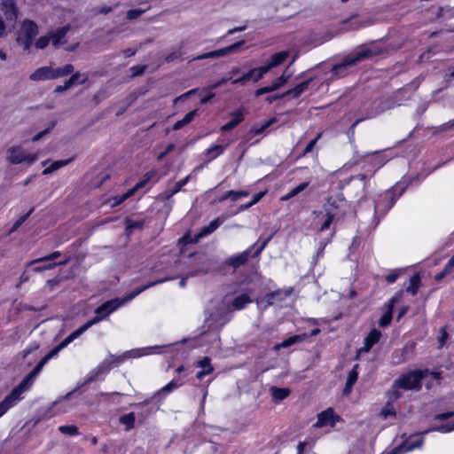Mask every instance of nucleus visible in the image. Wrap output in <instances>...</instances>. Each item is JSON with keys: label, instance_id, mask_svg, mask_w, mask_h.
I'll list each match as a JSON object with an SVG mask.
<instances>
[{"label": "nucleus", "instance_id": "nucleus-53", "mask_svg": "<svg viewBox=\"0 0 454 454\" xmlns=\"http://www.w3.org/2000/svg\"><path fill=\"white\" fill-rule=\"evenodd\" d=\"M60 255H61V253L59 251H55V252H53V253H51V254H50L48 255H45L43 257L33 260L30 262V264H35V263H38V262L52 261V260H55L57 258H59Z\"/></svg>", "mask_w": 454, "mask_h": 454}, {"label": "nucleus", "instance_id": "nucleus-28", "mask_svg": "<svg viewBox=\"0 0 454 454\" xmlns=\"http://www.w3.org/2000/svg\"><path fill=\"white\" fill-rule=\"evenodd\" d=\"M2 11L6 16V20H15L17 18V10L14 0H2Z\"/></svg>", "mask_w": 454, "mask_h": 454}, {"label": "nucleus", "instance_id": "nucleus-39", "mask_svg": "<svg viewBox=\"0 0 454 454\" xmlns=\"http://www.w3.org/2000/svg\"><path fill=\"white\" fill-rule=\"evenodd\" d=\"M196 114H197V110H193V111L189 112L188 114H186L184 116V118L182 120L177 121L174 124L173 129L174 130H178V129H182L183 127H184L185 125L189 124L194 119Z\"/></svg>", "mask_w": 454, "mask_h": 454}, {"label": "nucleus", "instance_id": "nucleus-64", "mask_svg": "<svg viewBox=\"0 0 454 454\" xmlns=\"http://www.w3.org/2000/svg\"><path fill=\"white\" fill-rule=\"evenodd\" d=\"M289 79V75L282 74L280 77L276 79L272 84L276 86V90H278L280 87H282L284 84L287 82Z\"/></svg>", "mask_w": 454, "mask_h": 454}, {"label": "nucleus", "instance_id": "nucleus-43", "mask_svg": "<svg viewBox=\"0 0 454 454\" xmlns=\"http://www.w3.org/2000/svg\"><path fill=\"white\" fill-rule=\"evenodd\" d=\"M134 193H135V189H130L129 191H128L127 192H125L124 194H122L121 196H115L114 198H111L109 200L111 206L115 207V206L120 205L124 200H126L128 198L132 196Z\"/></svg>", "mask_w": 454, "mask_h": 454}, {"label": "nucleus", "instance_id": "nucleus-52", "mask_svg": "<svg viewBox=\"0 0 454 454\" xmlns=\"http://www.w3.org/2000/svg\"><path fill=\"white\" fill-rule=\"evenodd\" d=\"M276 121L275 118H272L269 121H264L263 124H262L260 127L254 126L252 128V131L254 135H260L262 134L266 129H268L271 124H273Z\"/></svg>", "mask_w": 454, "mask_h": 454}, {"label": "nucleus", "instance_id": "nucleus-38", "mask_svg": "<svg viewBox=\"0 0 454 454\" xmlns=\"http://www.w3.org/2000/svg\"><path fill=\"white\" fill-rule=\"evenodd\" d=\"M346 204V200L343 198L340 197H330L327 200V205L325 206V211L327 209L334 212V209H338L342 207Z\"/></svg>", "mask_w": 454, "mask_h": 454}, {"label": "nucleus", "instance_id": "nucleus-23", "mask_svg": "<svg viewBox=\"0 0 454 454\" xmlns=\"http://www.w3.org/2000/svg\"><path fill=\"white\" fill-rule=\"evenodd\" d=\"M231 115L232 117L231 120L221 127L220 129L222 132H227L233 129L235 127H237L239 123H241L244 121L243 109H239L235 112H232Z\"/></svg>", "mask_w": 454, "mask_h": 454}, {"label": "nucleus", "instance_id": "nucleus-4", "mask_svg": "<svg viewBox=\"0 0 454 454\" xmlns=\"http://www.w3.org/2000/svg\"><path fill=\"white\" fill-rule=\"evenodd\" d=\"M397 198L393 191H385L378 195L373 202V227H376L380 219L394 206Z\"/></svg>", "mask_w": 454, "mask_h": 454}, {"label": "nucleus", "instance_id": "nucleus-60", "mask_svg": "<svg viewBox=\"0 0 454 454\" xmlns=\"http://www.w3.org/2000/svg\"><path fill=\"white\" fill-rule=\"evenodd\" d=\"M320 136H321V134H318L314 139L309 141V143L307 145V146L305 147L303 152L301 153L300 157L305 156L306 154L309 153L313 150L317 140L320 138Z\"/></svg>", "mask_w": 454, "mask_h": 454}, {"label": "nucleus", "instance_id": "nucleus-7", "mask_svg": "<svg viewBox=\"0 0 454 454\" xmlns=\"http://www.w3.org/2000/svg\"><path fill=\"white\" fill-rule=\"evenodd\" d=\"M6 159L11 164L14 165L23 162L32 165L37 160L38 155L36 153H27L20 145H15L7 149Z\"/></svg>", "mask_w": 454, "mask_h": 454}, {"label": "nucleus", "instance_id": "nucleus-8", "mask_svg": "<svg viewBox=\"0 0 454 454\" xmlns=\"http://www.w3.org/2000/svg\"><path fill=\"white\" fill-rule=\"evenodd\" d=\"M97 319H91L80 326L78 329L71 333L67 338H65L59 344L54 347L45 356L46 359L50 360L55 357L60 350L65 348L69 343L74 340L76 338L81 336L86 330H88L90 326L93 325V323L98 321Z\"/></svg>", "mask_w": 454, "mask_h": 454}, {"label": "nucleus", "instance_id": "nucleus-11", "mask_svg": "<svg viewBox=\"0 0 454 454\" xmlns=\"http://www.w3.org/2000/svg\"><path fill=\"white\" fill-rule=\"evenodd\" d=\"M386 110L381 102L364 103L358 110V115L365 120L375 118Z\"/></svg>", "mask_w": 454, "mask_h": 454}, {"label": "nucleus", "instance_id": "nucleus-35", "mask_svg": "<svg viewBox=\"0 0 454 454\" xmlns=\"http://www.w3.org/2000/svg\"><path fill=\"white\" fill-rule=\"evenodd\" d=\"M252 302L251 298L247 294H242L237 297H235L231 302V306L234 309H242L246 307L247 304Z\"/></svg>", "mask_w": 454, "mask_h": 454}, {"label": "nucleus", "instance_id": "nucleus-32", "mask_svg": "<svg viewBox=\"0 0 454 454\" xmlns=\"http://www.w3.org/2000/svg\"><path fill=\"white\" fill-rule=\"evenodd\" d=\"M210 362L211 360L207 356H205L198 362V366L202 368V370L198 372L196 375L199 380H201L205 375H208L214 371Z\"/></svg>", "mask_w": 454, "mask_h": 454}, {"label": "nucleus", "instance_id": "nucleus-9", "mask_svg": "<svg viewBox=\"0 0 454 454\" xmlns=\"http://www.w3.org/2000/svg\"><path fill=\"white\" fill-rule=\"evenodd\" d=\"M270 71L269 67L263 65L259 67H254L247 73H243L237 79L232 81V84L236 86H245L249 81L257 82L265 74Z\"/></svg>", "mask_w": 454, "mask_h": 454}, {"label": "nucleus", "instance_id": "nucleus-21", "mask_svg": "<svg viewBox=\"0 0 454 454\" xmlns=\"http://www.w3.org/2000/svg\"><path fill=\"white\" fill-rule=\"evenodd\" d=\"M32 81L54 80L52 67H42L35 70L30 75Z\"/></svg>", "mask_w": 454, "mask_h": 454}, {"label": "nucleus", "instance_id": "nucleus-34", "mask_svg": "<svg viewBox=\"0 0 454 454\" xmlns=\"http://www.w3.org/2000/svg\"><path fill=\"white\" fill-rule=\"evenodd\" d=\"M307 336L305 334H298V335H293L287 339H285L281 343L278 344L275 348H286L288 347H291L303 340H305Z\"/></svg>", "mask_w": 454, "mask_h": 454}, {"label": "nucleus", "instance_id": "nucleus-51", "mask_svg": "<svg viewBox=\"0 0 454 454\" xmlns=\"http://www.w3.org/2000/svg\"><path fill=\"white\" fill-rule=\"evenodd\" d=\"M59 432L64 434L76 435L79 434L78 427L74 425L61 426L59 427Z\"/></svg>", "mask_w": 454, "mask_h": 454}, {"label": "nucleus", "instance_id": "nucleus-13", "mask_svg": "<svg viewBox=\"0 0 454 454\" xmlns=\"http://www.w3.org/2000/svg\"><path fill=\"white\" fill-rule=\"evenodd\" d=\"M424 434H418L411 435L409 439H407L401 446L395 448L393 452L395 454H402L403 452H408L413 450L415 449H419L423 445Z\"/></svg>", "mask_w": 454, "mask_h": 454}, {"label": "nucleus", "instance_id": "nucleus-47", "mask_svg": "<svg viewBox=\"0 0 454 454\" xmlns=\"http://www.w3.org/2000/svg\"><path fill=\"white\" fill-rule=\"evenodd\" d=\"M120 422L125 426L126 430H130L135 425V415L134 413H129L120 418Z\"/></svg>", "mask_w": 454, "mask_h": 454}, {"label": "nucleus", "instance_id": "nucleus-36", "mask_svg": "<svg viewBox=\"0 0 454 454\" xmlns=\"http://www.w3.org/2000/svg\"><path fill=\"white\" fill-rule=\"evenodd\" d=\"M270 392H271L273 399L277 402L286 399L291 393L290 389L287 387H272L270 388Z\"/></svg>", "mask_w": 454, "mask_h": 454}, {"label": "nucleus", "instance_id": "nucleus-29", "mask_svg": "<svg viewBox=\"0 0 454 454\" xmlns=\"http://www.w3.org/2000/svg\"><path fill=\"white\" fill-rule=\"evenodd\" d=\"M131 354H134V356H140L143 355L141 350H131V351H126L122 355L118 356H112L113 359L108 360V363L111 365V369L119 366L125 360L129 358L131 356Z\"/></svg>", "mask_w": 454, "mask_h": 454}, {"label": "nucleus", "instance_id": "nucleus-37", "mask_svg": "<svg viewBox=\"0 0 454 454\" xmlns=\"http://www.w3.org/2000/svg\"><path fill=\"white\" fill-rule=\"evenodd\" d=\"M71 77L67 80V85L73 87L75 84H84L88 81V74L75 72L71 74Z\"/></svg>", "mask_w": 454, "mask_h": 454}, {"label": "nucleus", "instance_id": "nucleus-24", "mask_svg": "<svg viewBox=\"0 0 454 454\" xmlns=\"http://www.w3.org/2000/svg\"><path fill=\"white\" fill-rule=\"evenodd\" d=\"M358 368L359 364H355L352 370L348 372L347 381L345 384V387L343 389V395H348L353 388L354 384L356 382L358 379Z\"/></svg>", "mask_w": 454, "mask_h": 454}, {"label": "nucleus", "instance_id": "nucleus-27", "mask_svg": "<svg viewBox=\"0 0 454 454\" xmlns=\"http://www.w3.org/2000/svg\"><path fill=\"white\" fill-rule=\"evenodd\" d=\"M333 411L329 408L317 415V420L315 424L317 427H322L326 425H333Z\"/></svg>", "mask_w": 454, "mask_h": 454}, {"label": "nucleus", "instance_id": "nucleus-3", "mask_svg": "<svg viewBox=\"0 0 454 454\" xmlns=\"http://www.w3.org/2000/svg\"><path fill=\"white\" fill-rule=\"evenodd\" d=\"M372 55V51L366 48L346 56L340 63L333 67L332 73L333 78L336 79L346 76L349 67L355 66L357 62Z\"/></svg>", "mask_w": 454, "mask_h": 454}, {"label": "nucleus", "instance_id": "nucleus-14", "mask_svg": "<svg viewBox=\"0 0 454 454\" xmlns=\"http://www.w3.org/2000/svg\"><path fill=\"white\" fill-rule=\"evenodd\" d=\"M402 294L399 293L394 297H392L387 303L386 304V311L383 314V316L379 320V325L380 327H387L391 323L392 317H393V309L395 306V303L399 301L401 298Z\"/></svg>", "mask_w": 454, "mask_h": 454}, {"label": "nucleus", "instance_id": "nucleus-17", "mask_svg": "<svg viewBox=\"0 0 454 454\" xmlns=\"http://www.w3.org/2000/svg\"><path fill=\"white\" fill-rule=\"evenodd\" d=\"M69 29L70 26L67 25L62 27H59L56 30L50 31L48 35L51 37L52 46H54L55 48H59L60 45L67 43L66 35L68 33Z\"/></svg>", "mask_w": 454, "mask_h": 454}, {"label": "nucleus", "instance_id": "nucleus-56", "mask_svg": "<svg viewBox=\"0 0 454 454\" xmlns=\"http://www.w3.org/2000/svg\"><path fill=\"white\" fill-rule=\"evenodd\" d=\"M182 385H183V382L180 380H173L168 384L164 386L160 389V392L169 393V392L173 391L174 389H176L177 387H179Z\"/></svg>", "mask_w": 454, "mask_h": 454}, {"label": "nucleus", "instance_id": "nucleus-16", "mask_svg": "<svg viewBox=\"0 0 454 454\" xmlns=\"http://www.w3.org/2000/svg\"><path fill=\"white\" fill-rule=\"evenodd\" d=\"M221 224V222L219 219L213 220L208 225L204 226L199 233H197L192 239L188 240V237L184 236L182 238V240L185 241L186 243H197L200 239H202L205 236L209 235L210 233L214 232Z\"/></svg>", "mask_w": 454, "mask_h": 454}, {"label": "nucleus", "instance_id": "nucleus-22", "mask_svg": "<svg viewBox=\"0 0 454 454\" xmlns=\"http://www.w3.org/2000/svg\"><path fill=\"white\" fill-rule=\"evenodd\" d=\"M381 333L377 329H372L364 339V347L358 350V353L368 352L373 345L379 342Z\"/></svg>", "mask_w": 454, "mask_h": 454}, {"label": "nucleus", "instance_id": "nucleus-25", "mask_svg": "<svg viewBox=\"0 0 454 454\" xmlns=\"http://www.w3.org/2000/svg\"><path fill=\"white\" fill-rule=\"evenodd\" d=\"M230 317L227 316L221 317L219 313L217 314H210L205 320L207 324L208 328H221L223 327L228 321Z\"/></svg>", "mask_w": 454, "mask_h": 454}, {"label": "nucleus", "instance_id": "nucleus-40", "mask_svg": "<svg viewBox=\"0 0 454 454\" xmlns=\"http://www.w3.org/2000/svg\"><path fill=\"white\" fill-rule=\"evenodd\" d=\"M420 286V276L416 273L410 278V285L406 288V292L411 295H416Z\"/></svg>", "mask_w": 454, "mask_h": 454}, {"label": "nucleus", "instance_id": "nucleus-49", "mask_svg": "<svg viewBox=\"0 0 454 454\" xmlns=\"http://www.w3.org/2000/svg\"><path fill=\"white\" fill-rule=\"evenodd\" d=\"M224 152V147L222 145H213L207 149L206 154L210 156V160L216 158L218 155H221Z\"/></svg>", "mask_w": 454, "mask_h": 454}, {"label": "nucleus", "instance_id": "nucleus-46", "mask_svg": "<svg viewBox=\"0 0 454 454\" xmlns=\"http://www.w3.org/2000/svg\"><path fill=\"white\" fill-rule=\"evenodd\" d=\"M247 196H248L247 192L229 191L223 196V198L221 200H223L231 199L232 201H236V200H239L240 198L247 197Z\"/></svg>", "mask_w": 454, "mask_h": 454}, {"label": "nucleus", "instance_id": "nucleus-30", "mask_svg": "<svg viewBox=\"0 0 454 454\" xmlns=\"http://www.w3.org/2000/svg\"><path fill=\"white\" fill-rule=\"evenodd\" d=\"M289 56L288 51H282L279 52H277L273 54L270 60L265 64L267 67H269V69H272L273 67H276L279 65H281L283 62L286 61V59Z\"/></svg>", "mask_w": 454, "mask_h": 454}, {"label": "nucleus", "instance_id": "nucleus-62", "mask_svg": "<svg viewBox=\"0 0 454 454\" xmlns=\"http://www.w3.org/2000/svg\"><path fill=\"white\" fill-rule=\"evenodd\" d=\"M275 90H276V86H274L271 83V85H270V86H265V87H262V88H260V89L256 90L255 92H254V96L255 97H260V96H262L263 94L270 93V92L275 91Z\"/></svg>", "mask_w": 454, "mask_h": 454}, {"label": "nucleus", "instance_id": "nucleus-57", "mask_svg": "<svg viewBox=\"0 0 454 454\" xmlns=\"http://www.w3.org/2000/svg\"><path fill=\"white\" fill-rule=\"evenodd\" d=\"M32 212H33V208H31L26 215H24L21 217H20L13 223L12 227L11 228V230L9 231V233H12L15 231H17L21 226V224L28 218V216L31 215Z\"/></svg>", "mask_w": 454, "mask_h": 454}, {"label": "nucleus", "instance_id": "nucleus-33", "mask_svg": "<svg viewBox=\"0 0 454 454\" xmlns=\"http://www.w3.org/2000/svg\"><path fill=\"white\" fill-rule=\"evenodd\" d=\"M74 70V67L72 64H66L62 67H52V72L54 75V80L61 77L67 76L73 74Z\"/></svg>", "mask_w": 454, "mask_h": 454}, {"label": "nucleus", "instance_id": "nucleus-1", "mask_svg": "<svg viewBox=\"0 0 454 454\" xmlns=\"http://www.w3.org/2000/svg\"><path fill=\"white\" fill-rule=\"evenodd\" d=\"M48 361L49 360L46 359V356H43L35 367L19 383V385L14 387L2 402H0V418L23 399L22 394L30 389L34 384L35 379Z\"/></svg>", "mask_w": 454, "mask_h": 454}, {"label": "nucleus", "instance_id": "nucleus-61", "mask_svg": "<svg viewBox=\"0 0 454 454\" xmlns=\"http://www.w3.org/2000/svg\"><path fill=\"white\" fill-rule=\"evenodd\" d=\"M146 10L145 9H132L127 12V19L131 20L138 18L142 15Z\"/></svg>", "mask_w": 454, "mask_h": 454}, {"label": "nucleus", "instance_id": "nucleus-41", "mask_svg": "<svg viewBox=\"0 0 454 454\" xmlns=\"http://www.w3.org/2000/svg\"><path fill=\"white\" fill-rule=\"evenodd\" d=\"M71 161V159L67 160H56L52 162L48 168L43 170V175L46 176L49 175L58 169H59L62 167H65Z\"/></svg>", "mask_w": 454, "mask_h": 454}, {"label": "nucleus", "instance_id": "nucleus-12", "mask_svg": "<svg viewBox=\"0 0 454 454\" xmlns=\"http://www.w3.org/2000/svg\"><path fill=\"white\" fill-rule=\"evenodd\" d=\"M121 305H124V302L121 300V298H115V299L107 301L96 309L97 317H95L93 319L98 318V322L99 320L105 318L106 317L110 315L112 312L116 310ZM96 323H97V321H96ZM94 324H95V322L93 323V325Z\"/></svg>", "mask_w": 454, "mask_h": 454}, {"label": "nucleus", "instance_id": "nucleus-6", "mask_svg": "<svg viewBox=\"0 0 454 454\" xmlns=\"http://www.w3.org/2000/svg\"><path fill=\"white\" fill-rule=\"evenodd\" d=\"M38 34V26L35 22L26 20L23 21L17 35V43L27 51L32 45L34 38Z\"/></svg>", "mask_w": 454, "mask_h": 454}, {"label": "nucleus", "instance_id": "nucleus-15", "mask_svg": "<svg viewBox=\"0 0 454 454\" xmlns=\"http://www.w3.org/2000/svg\"><path fill=\"white\" fill-rule=\"evenodd\" d=\"M414 345H405L400 349H395L391 356V363L395 365L403 364L410 359V355L413 352Z\"/></svg>", "mask_w": 454, "mask_h": 454}, {"label": "nucleus", "instance_id": "nucleus-44", "mask_svg": "<svg viewBox=\"0 0 454 454\" xmlns=\"http://www.w3.org/2000/svg\"><path fill=\"white\" fill-rule=\"evenodd\" d=\"M337 214L335 212H333L329 209L326 210V213L325 215V221L322 223V225L319 228V231L323 232L326 230H328L333 223V218L335 217Z\"/></svg>", "mask_w": 454, "mask_h": 454}, {"label": "nucleus", "instance_id": "nucleus-10", "mask_svg": "<svg viewBox=\"0 0 454 454\" xmlns=\"http://www.w3.org/2000/svg\"><path fill=\"white\" fill-rule=\"evenodd\" d=\"M242 44H244V41L237 42L231 45L223 47L222 49L211 51L200 55H198L191 59V61L200 60L205 59H217L222 58L229 54L234 53Z\"/></svg>", "mask_w": 454, "mask_h": 454}, {"label": "nucleus", "instance_id": "nucleus-59", "mask_svg": "<svg viewBox=\"0 0 454 454\" xmlns=\"http://www.w3.org/2000/svg\"><path fill=\"white\" fill-rule=\"evenodd\" d=\"M56 125V122L55 121H51L49 125V127L47 129H45L44 130L35 134L33 137H32V141L33 142H37L39 141L41 138H43L45 135H47L48 133H50L55 127Z\"/></svg>", "mask_w": 454, "mask_h": 454}, {"label": "nucleus", "instance_id": "nucleus-31", "mask_svg": "<svg viewBox=\"0 0 454 454\" xmlns=\"http://www.w3.org/2000/svg\"><path fill=\"white\" fill-rule=\"evenodd\" d=\"M189 179L190 176H187L184 179L176 182L172 188H168L160 194L161 198L165 200L170 199L173 195L181 191L183 186H184L188 183Z\"/></svg>", "mask_w": 454, "mask_h": 454}, {"label": "nucleus", "instance_id": "nucleus-5", "mask_svg": "<svg viewBox=\"0 0 454 454\" xmlns=\"http://www.w3.org/2000/svg\"><path fill=\"white\" fill-rule=\"evenodd\" d=\"M271 236L265 239L260 246H257V244H254L250 246L247 249L243 251L242 253L233 254L231 257H229L226 261V264L228 266H231L234 269H237L244 264H246L249 259V257H257L261 254L262 250L266 247L267 244L270 240Z\"/></svg>", "mask_w": 454, "mask_h": 454}, {"label": "nucleus", "instance_id": "nucleus-54", "mask_svg": "<svg viewBox=\"0 0 454 454\" xmlns=\"http://www.w3.org/2000/svg\"><path fill=\"white\" fill-rule=\"evenodd\" d=\"M51 43V37L49 35L40 36L35 43L36 49L43 50L45 49L49 43Z\"/></svg>", "mask_w": 454, "mask_h": 454}, {"label": "nucleus", "instance_id": "nucleus-55", "mask_svg": "<svg viewBox=\"0 0 454 454\" xmlns=\"http://www.w3.org/2000/svg\"><path fill=\"white\" fill-rule=\"evenodd\" d=\"M182 385H183V382L180 380H173L168 384L164 386L160 389V392L169 393V392L173 391L174 389H176L177 387H179Z\"/></svg>", "mask_w": 454, "mask_h": 454}, {"label": "nucleus", "instance_id": "nucleus-45", "mask_svg": "<svg viewBox=\"0 0 454 454\" xmlns=\"http://www.w3.org/2000/svg\"><path fill=\"white\" fill-rule=\"evenodd\" d=\"M309 185V182H303L301 184H300L298 186L293 188L286 195H285L282 200H287L294 196H296L297 194H299L300 192H301L302 191H304Z\"/></svg>", "mask_w": 454, "mask_h": 454}, {"label": "nucleus", "instance_id": "nucleus-42", "mask_svg": "<svg viewBox=\"0 0 454 454\" xmlns=\"http://www.w3.org/2000/svg\"><path fill=\"white\" fill-rule=\"evenodd\" d=\"M144 221L138 220L134 221L131 219L126 220V232L128 235H130L135 230H141L144 226Z\"/></svg>", "mask_w": 454, "mask_h": 454}, {"label": "nucleus", "instance_id": "nucleus-18", "mask_svg": "<svg viewBox=\"0 0 454 454\" xmlns=\"http://www.w3.org/2000/svg\"><path fill=\"white\" fill-rule=\"evenodd\" d=\"M173 279V278H160V279H157L155 281H153V282H150L146 285H144L140 287H137L136 289H134L132 292L127 294L126 295H124L121 300L123 301L124 304L132 301L135 297H137L138 294H140L141 293H143L144 291L147 290L148 288L150 287H153L158 284H161V283H164L166 281H168V280H171Z\"/></svg>", "mask_w": 454, "mask_h": 454}, {"label": "nucleus", "instance_id": "nucleus-19", "mask_svg": "<svg viewBox=\"0 0 454 454\" xmlns=\"http://www.w3.org/2000/svg\"><path fill=\"white\" fill-rule=\"evenodd\" d=\"M110 371L111 365L108 363V360L102 361L94 370L90 372L84 381V384H89L98 380L100 376L106 375Z\"/></svg>", "mask_w": 454, "mask_h": 454}, {"label": "nucleus", "instance_id": "nucleus-58", "mask_svg": "<svg viewBox=\"0 0 454 454\" xmlns=\"http://www.w3.org/2000/svg\"><path fill=\"white\" fill-rule=\"evenodd\" d=\"M214 270H215L214 260L213 259H208V266L207 268L199 269L194 273L191 272L189 274V276L193 277V276H196V275H199V274H207L208 272H210V271H212Z\"/></svg>", "mask_w": 454, "mask_h": 454}, {"label": "nucleus", "instance_id": "nucleus-50", "mask_svg": "<svg viewBox=\"0 0 454 454\" xmlns=\"http://www.w3.org/2000/svg\"><path fill=\"white\" fill-rule=\"evenodd\" d=\"M437 431L440 433H449L454 431V423L452 425H442L438 427H432L427 430L422 432V434H427L428 432Z\"/></svg>", "mask_w": 454, "mask_h": 454}, {"label": "nucleus", "instance_id": "nucleus-26", "mask_svg": "<svg viewBox=\"0 0 454 454\" xmlns=\"http://www.w3.org/2000/svg\"><path fill=\"white\" fill-rule=\"evenodd\" d=\"M312 81H313V78H309V79L297 84L294 88L288 90L287 91L283 93L282 96H284V98L290 96L293 98H297L298 97H300V95L301 93H303L308 89L309 85L310 84V82Z\"/></svg>", "mask_w": 454, "mask_h": 454}, {"label": "nucleus", "instance_id": "nucleus-20", "mask_svg": "<svg viewBox=\"0 0 454 454\" xmlns=\"http://www.w3.org/2000/svg\"><path fill=\"white\" fill-rule=\"evenodd\" d=\"M293 293V288L289 287L286 289H278L271 293H269L265 296V301L268 306L273 305L276 301H285Z\"/></svg>", "mask_w": 454, "mask_h": 454}, {"label": "nucleus", "instance_id": "nucleus-63", "mask_svg": "<svg viewBox=\"0 0 454 454\" xmlns=\"http://www.w3.org/2000/svg\"><path fill=\"white\" fill-rule=\"evenodd\" d=\"M182 51H181V49H178L176 51H174L172 52H170L169 54H168L165 58L166 61L167 62H173L176 59H178L179 58H181L182 56Z\"/></svg>", "mask_w": 454, "mask_h": 454}, {"label": "nucleus", "instance_id": "nucleus-48", "mask_svg": "<svg viewBox=\"0 0 454 454\" xmlns=\"http://www.w3.org/2000/svg\"><path fill=\"white\" fill-rule=\"evenodd\" d=\"M67 262H68V260L66 259V260L60 261L59 262H51V263H47V264H43V265H41V266L35 267L33 269V270L35 272H43L44 270H52L53 268H55L58 265H66Z\"/></svg>", "mask_w": 454, "mask_h": 454}, {"label": "nucleus", "instance_id": "nucleus-2", "mask_svg": "<svg viewBox=\"0 0 454 454\" xmlns=\"http://www.w3.org/2000/svg\"><path fill=\"white\" fill-rule=\"evenodd\" d=\"M429 375V370H411L406 373L400 375L396 380H394L392 388H393V396L395 399L400 397V393L398 392V388L403 390H413V391H420L422 388V380Z\"/></svg>", "mask_w": 454, "mask_h": 454}]
</instances>
